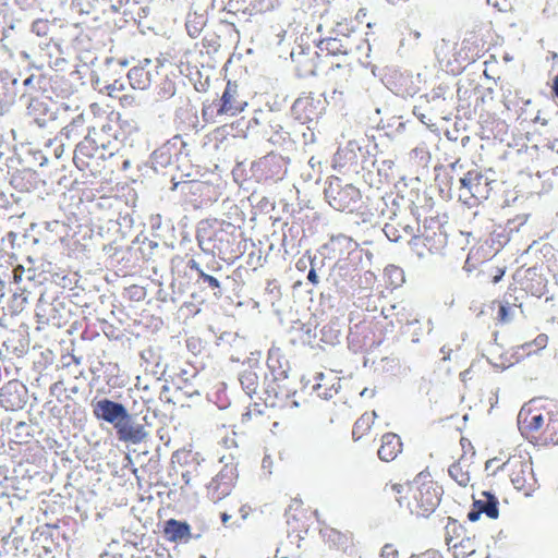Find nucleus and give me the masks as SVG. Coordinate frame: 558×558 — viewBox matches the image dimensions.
Returning <instances> with one entry per match:
<instances>
[{
  "label": "nucleus",
  "mask_w": 558,
  "mask_h": 558,
  "mask_svg": "<svg viewBox=\"0 0 558 558\" xmlns=\"http://www.w3.org/2000/svg\"><path fill=\"white\" fill-rule=\"evenodd\" d=\"M94 414L98 418L112 424L117 428L120 439L129 440L133 438L130 415L122 404L108 399L99 400L94 404Z\"/></svg>",
  "instance_id": "1"
},
{
  "label": "nucleus",
  "mask_w": 558,
  "mask_h": 558,
  "mask_svg": "<svg viewBox=\"0 0 558 558\" xmlns=\"http://www.w3.org/2000/svg\"><path fill=\"white\" fill-rule=\"evenodd\" d=\"M408 508L413 514L427 517L435 511L440 501L437 490H408Z\"/></svg>",
  "instance_id": "2"
},
{
  "label": "nucleus",
  "mask_w": 558,
  "mask_h": 558,
  "mask_svg": "<svg viewBox=\"0 0 558 558\" xmlns=\"http://www.w3.org/2000/svg\"><path fill=\"white\" fill-rule=\"evenodd\" d=\"M472 499L473 508L468 513V519L471 522L477 521L482 513H485L490 519L498 518V500L489 490H481L477 495L473 494Z\"/></svg>",
  "instance_id": "3"
},
{
  "label": "nucleus",
  "mask_w": 558,
  "mask_h": 558,
  "mask_svg": "<svg viewBox=\"0 0 558 558\" xmlns=\"http://www.w3.org/2000/svg\"><path fill=\"white\" fill-rule=\"evenodd\" d=\"M162 534L168 542L175 544H186L192 538L191 525L175 519L165 521Z\"/></svg>",
  "instance_id": "4"
},
{
  "label": "nucleus",
  "mask_w": 558,
  "mask_h": 558,
  "mask_svg": "<svg viewBox=\"0 0 558 558\" xmlns=\"http://www.w3.org/2000/svg\"><path fill=\"white\" fill-rule=\"evenodd\" d=\"M236 95H238L236 85L228 82L226 89L221 97L222 105L218 110L219 114H228L230 117H234L244 110L246 102L238 101Z\"/></svg>",
  "instance_id": "5"
},
{
  "label": "nucleus",
  "mask_w": 558,
  "mask_h": 558,
  "mask_svg": "<svg viewBox=\"0 0 558 558\" xmlns=\"http://www.w3.org/2000/svg\"><path fill=\"white\" fill-rule=\"evenodd\" d=\"M401 441L396 434L388 433L383 436L378 456L384 461L393 460L401 452Z\"/></svg>",
  "instance_id": "6"
},
{
  "label": "nucleus",
  "mask_w": 558,
  "mask_h": 558,
  "mask_svg": "<svg viewBox=\"0 0 558 558\" xmlns=\"http://www.w3.org/2000/svg\"><path fill=\"white\" fill-rule=\"evenodd\" d=\"M32 541L35 547L44 550L46 555L52 554L54 542L48 526L37 527L32 534Z\"/></svg>",
  "instance_id": "7"
},
{
  "label": "nucleus",
  "mask_w": 558,
  "mask_h": 558,
  "mask_svg": "<svg viewBox=\"0 0 558 558\" xmlns=\"http://www.w3.org/2000/svg\"><path fill=\"white\" fill-rule=\"evenodd\" d=\"M462 530V526L456 520L449 518V522L446 525V543L453 550L459 549V546H463L464 538H460Z\"/></svg>",
  "instance_id": "8"
},
{
  "label": "nucleus",
  "mask_w": 558,
  "mask_h": 558,
  "mask_svg": "<svg viewBox=\"0 0 558 558\" xmlns=\"http://www.w3.org/2000/svg\"><path fill=\"white\" fill-rule=\"evenodd\" d=\"M519 422L525 424L531 430H539L544 425L541 413H532L530 408L523 407L519 413Z\"/></svg>",
  "instance_id": "9"
},
{
  "label": "nucleus",
  "mask_w": 558,
  "mask_h": 558,
  "mask_svg": "<svg viewBox=\"0 0 558 558\" xmlns=\"http://www.w3.org/2000/svg\"><path fill=\"white\" fill-rule=\"evenodd\" d=\"M449 474L461 487H466L470 484L469 473L463 472L462 468L458 464H454L449 469Z\"/></svg>",
  "instance_id": "10"
},
{
  "label": "nucleus",
  "mask_w": 558,
  "mask_h": 558,
  "mask_svg": "<svg viewBox=\"0 0 558 558\" xmlns=\"http://www.w3.org/2000/svg\"><path fill=\"white\" fill-rule=\"evenodd\" d=\"M175 473L181 475V480L173 482L172 484L174 486H179L180 488H183L184 486L192 484V475H191L190 471H187L181 466L180 469L175 470Z\"/></svg>",
  "instance_id": "11"
},
{
  "label": "nucleus",
  "mask_w": 558,
  "mask_h": 558,
  "mask_svg": "<svg viewBox=\"0 0 558 558\" xmlns=\"http://www.w3.org/2000/svg\"><path fill=\"white\" fill-rule=\"evenodd\" d=\"M398 550L391 544H386L380 551V558H398Z\"/></svg>",
  "instance_id": "12"
},
{
  "label": "nucleus",
  "mask_w": 558,
  "mask_h": 558,
  "mask_svg": "<svg viewBox=\"0 0 558 558\" xmlns=\"http://www.w3.org/2000/svg\"><path fill=\"white\" fill-rule=\"evenodd\" d=\"M375 417H376V412H372L371 414L362 415L355 423V429L360 428L364 425H366V427H369V425L374 422Z\"/></svg>",
  "instance_id": "13"
},
{
  "label": "nucleus",
  "mask_w": 558,
  "mask_h": 558,
  "mask_svg": "<svg viewBox=\"0 0 558 558\" xmlns=\"http://www.w3.org/2000/svg\"><path fill=\"white\" fill-rule=\"evenodd\" d=\"M460 547L462 548V550H460V551H459V549L454 550V555L468 556V555H471L474 553V548L471 544L470 538H464L463 546H460Z\"/></svg>",
  "instance_id": "14"
},
{
  "label": "nucleus",
  "mask_w": 558,
  "mask_h": 558,
  "mask_svg": "<svg viewBox=\"0 0 558 558\" xmlns=\"http://www.w3.org/2000/svg\"><path fill=\"white\" fill-rule=\"evenodd\" d=\"M410 558H442L441 555L436 550H426L418 555H412Z\"/></svg>",
  "instance_id": "15"
},
{
  "label": "nucleus",
  "mask_w": 558,
  "mask_h": 558,
  "mask_svg": "<svg viewBox=\"0 0 558 558\" xmlns=\"http://www.w3.org/2000/svg\"><path fill=\"white\" fill-rule=\"evenodd\" d=\"M201 276H202V277L204 278V280H205L206 282H208V283H209V286H211L213 288H219V286H220V284H219V281H218L215 277H213V276H210V275H207V274H205V272H203V271H201Z\"/></svg>",
  "instance_id": "16"
},
{
  "label": "nucleus",
  "mask_w": 558,
  "mask_h": 558,
  "mask_svg": "<svg viewBox=\"0 0 558 558\" xmlns=\"http://www.w3.org/2000/svg\"><path fill=\"white\" fill-rule=\"evenodd\" d=\"M471 181H472V175L471 173H468L464 178H462L460 180L461 184L463 187H466L468 190L471 191Z\"/></svg>",
  "instance_id": "17"
},
{
  "label": "nucleus",
  "mask_w": 558,
  "mask_h": 558,
  "mask_svg": "<svg viewBox=\"0 0 558 558\" xmlns=\"http://www.w3.org/2000/svg\"><path fill=\"white\" fill-rule=\"evenodd\" d=\"M498 462H499V460L497 458L489 459L486 462V470L488 471L490 469L500 468V465H498Z\"/></svg>",
  "instance_id": "18"
},
{
  "label": "nucleus",
  "mask_w": 558,
  "mask_h": 558,
  "mask_svg": "<svg viewBox=\"0 0 558 558\" xmlns=\"http://www.w3.org/2000/svg\"><path fill=\"white\" fill-rule=\"evenodd\" d=\"M307 279L312 282V283H317L318 282V276L316 274V271L314 269H311L310 272H308V276H307Z\"/></svg>",
  "instance_id": "19"
},
{
  "label": "nucleus",
  "mask_w": 558,
  "mask_h": 558,
  "mask_svg": "<svg viewBox=\"0 0 558 558\" xmlns=\"http://www.w3.org/2000/svg\"><path fill=\"white\" fill-rule=\"evenodd\" d=\"M101 558H122V556H121V555H119V554H116V553L105 551V553L101 555Z\"/></svg>",
  "instance_id": "20"
},
{
  "label": "nucleus",
  "mask_w": 558,
  "mask_h": 558,
  "mask_svg": "<svg viewBox=\"0 0 558 558\" xmlns=\"http://www.w3.org/2000/svg\"><path fill=\"white\" fill-rule=\"evenodd\" d=\"M499 313H500V317H501V319H502V320H506V319H507V310H506V307H505V306H500V311H499Z\"/></svg>",
  "instance_id": "21"
},
{
  "label": "nucleus",
  "mask_w": 558,
  "mask_h": 558,
  "mask_svg": "<svg viewBox=\"0 0 558 558\" xmlns=\"http://www.w3.org/2000/svg\"><path fill=\"white\" fill-rule=\"evenodd\" d=\"M427 324H428V330L427 331L430 332L432 329H433V323H432V320H428Z\"/></svg>",
  "instance_id": "22"
},
{
  "label": "nucleus",
  "mask_w": 558,
  "mask_h": 558,
  "mask_svg": "<svg viewBox=\"0 0 558 558\" xmlns=\"http://www.w3.org/2000/svg\"><path fill=\"white\" fill-rule=\"evenodd\" d=\"M228 518H229V517H228L226 513H223V514H222V521H225V522H226V521L228 520Z\"/></svg>",
  "instance_id": "23"
},
{
  "label": "nucleus",
  "mask_w": 558,
  "mask_h": 558,
  "mask_svg": "<svg viewBox=\"0 0 558 558\" xmlns=\"http://www.w3.org/2000/svg\"><path fill=\"white\" fill-rule=\"evenodd\" d=\"M500 277H501V276H496V277L494 278V282H498V281L500 280Z\"/></svg>",
  "instance_id": "24"
},
{
  "label": "nucleus",
  "mask_w": 558,
  "mask_h": 558,
  "mask_svg": "<svg viewBox=\"0 0 558 558\" xmlns=\"http://www.w3.org/2000/svg\"><path fill=\"white\" fill-rule=\"evenodd\" d=\"M366 391H367V389H364V390L361 392V396L366 395Z\"/></svg>",
  "instance_id": "25"
},
{
  "label": "nucleus",
  "mask_w": 558,
  "mask_h": 558,
  "mask_svg": "<svg viewBox=\"0 0 558 558\" xmlns=\"http://www.w3.org/2000/svg\"><path fill=\"white\" fill-rule=\"evenodd\" d=\"M413 341L417 342L418 341V337L413 338Z\"/></svg>",
  "instance_id": "26"
}]
</instances>
